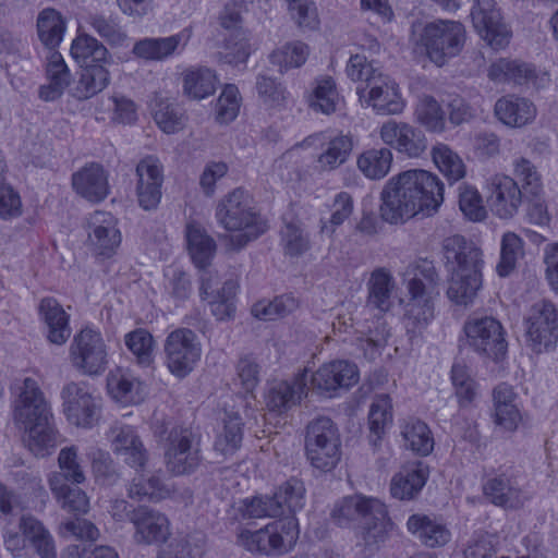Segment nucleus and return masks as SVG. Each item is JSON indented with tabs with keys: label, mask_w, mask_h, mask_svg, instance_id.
Returning a JSON list of instances; mask_svg holds the SVG:
<instances>
[{
	"label": "nucleus",
	"mask_w": 558,
	"mask_h": 558,
	"mask_svg": "<svg viewBox=\"0 0 558 558\" xmlns=\"http://www.w3.org/2000/svg\"><path fill=\"white\" fill-rule=\"evenodd\" d=\"M444 192V183L435 173L423 169L403 171L386 182L380 193V217L397 225L418 214L432 216L441 206Z\"/></svg>",
	"instance_id": "obj_1"
},
{
	"label": "nucleus",
	"mask_w": 558,
	"mask_h": 558,
	"mask_svg": "<svg viewBox=\"0 0 558 558\" xmlns=\"http://www.w3.org/2000/svg\"><path fill=\"white\" fill-rule=\"evenodd\" d=\"M441 246L450 272L448 298L457 304L468 305L482 287L483 251L460 234L447 236Z\"/></svg>",
	"instance_id": "obj_2"
},
{
	"label": "nucleus",
	"mask_w": 558,
	"mask_h": 558,
	"mask_svg": "<svg viewBox=\"0 0 558 558\" xmlns=\"http://www.w3.org/2000/svg\"><path fill=\"white\" fill-rule=\"evenodd\" d=\"M330 515L341 527L359 523L360 537L366 547L385 543L393 529L387 507L374 497L357 494L344 497L335 505Z\"/></svg>",
	"instance_id": "obj_3"
},
{
	"label": "nucleus",
	"mask_w": 558,
	"mask_h": 558,
	"mask_svg": "<svg viewBox=\"0 0 558 558\" xmlns=\"http://www.w3.org/2000/svg\"><path fill=\"white\" fill-rule=\"evenodd\" d=\"M216 219L231 232L222 239L230 251H240L267 230L265 220L257 213L250 193L241 187L223 196L216 207Z\"/></svg>",
	"instance_id": "obj_4"
},
{
	"label": "nucleus",
	"mask_w": 558,
	"mask_h": 558,
	"mask_svg": "<svg viewBox=\"0 0 558 558\" xmlns=\"http://www.w3.org/2000/svg\"><path fill=\"white\" fill-rule=\"evenodd\" d=\"M298 538V520L287 515L256 531L241 530L238 544L251 553L282 555L292 549Z\"/></svg>",
	"instance_id": "obj_5"
},
{
	"label": "nucleus",
	"mask_w": 558,
	"mask_h": 558,
	"mask_svg": "<svg viewBox=\"0 0 558 558\" xmlns=\"http://www.w3.org/2000/svg\"><path fill=\"white\" fill-rule=\"evenodd\" d=\"M466 39L462 23L451 20L429 22L422 28L417 44L422 46L428 59L442 66L463 49Z\"/></svg>",
	"instance_id": "obj_6"
},
{
	"label": "nucleus",
	"mask_w": 558,
	"mask_h": 558,
	"mask_svg": "<svg viewBox=\"0 0 558 558\" xmlns=\"http://www.w3.org/2000/svg\"><path fill=\"white\" fill-rule=\"evenodd\" d=\"M305 453L311 465L322 472L333 470L341 458V438L336 424L326 416L308 423Z\"/></svg>",
	"instance_id": "obj_7"
},
{
	"label": "nucleus",
	"mask_w": 558,
	"mask_h": 558,
	"mask_svg": "<svg viewBox=\"0 0 558 558\" xmlns=\"http://www.w3.org/2000/svg\"><path fill=\"white\" fill-rule=\"evenodd\" d=\"M527 345L542 353L553 349L558 341V307L547 299L535 302L524 317Z\"/></svg>",
	"instance_id": "obj_8"
},
{
	"label": "nucleus",
	"mask_w": 558,
	"mask_h": 558,
	"mask_svg": "<svg viewBox=\"0 0 558 558\" xmlns=\"http://www.w3.org/2000/svg\"><path fill=\"white\" fill-rule=\"evenodd\" d=\"M166 464L173 475L194 473L203 461L201 437L190 428L175 427L169 434Z\"/></svg>",
	"instance_id": "obj_9"
},
{
	"label": "nucleus",
	"mask_w": 558,
	"mask_h": 558,
	"mask_svg": "<svg viewBox=\"0 0 558 558\" xmlns=\"http://www.w3.org/2000/svg\"><path fill=\"white\" fill-rule=\"evenodd\" d=\"M166 365L178 378H184L201 359L202 347L196 333L189 328L171 331L165 341Z\"/></svg>",
	"instance_id": "obj_10"
},
{
	"label": "nucleus",
	"mask_w": 558,
	"mask_h": 558,
	"mask_svg": "<svg viewBox=\"0 0 558 558\" xmlns=\"http://www.w3.org/2000/svg\"><path fill=\"white\" fill-rule=\"evenodd\" d=\"M468 344L477 353L495 361L507 352V341L501 324L492 316H471L464 324Z\"/></svg>",
	"instance_id": "obj_11"
},
{
	"label": "nucleus",
	"mask_w": 558,
	"mask_h": 558,
	"mask_svg": "<svg viewBox=\"0 0 558 558\" xmlns=\"http://www.w3.org/2000/svg\"><path fill=\"white\" fill-rule=\"evenodd\" d=\"M70 359L75 368L86 375H99L108 364V353L100 332L84 328L73 338Z\"/></svg>",
	"instance_id": "obj_12"
},
{
	"label": "nucleus",
	"mask_w": 558,
	"mask_h": 558,
	"mask_svg": "<svg viewBox=\"0 0 558 558\" xmlns=\"http://www.w3.org/2000/svg\"><path fill=\"white\" fill-rule=\"evenodd\" d=\"M63 412L68 421L83 428L97 424L100 409L86 383L71 381L61 390Z\"/></svg>",
	"instance_id": "obj_13"
},
{
	"label": "nucleus",
	"mask_w": 558,
	"mask_h": 558,
	"mask_svg": "<svg viewBox=\"0 0 558 558\" xmlns=\"http://www.w3.org/2000/svg\"><path fill=\"white\" fill-rule=\"evenodd\" d=\"M53 417L49 401L46 399L39 383L25 377L20 393L14 402L13 418L21 427L47 422Z\"/></svg>",
	"instance_id": "obj_14"
},
{
	"label": "nucleus",
	"mask_w": 558,
	"mask_h": 558,
	"mask_svg": "<svg viewBox=\"0 0 558 558\" xmlns=\"http://www.w3.org/2000/svg\"><path fill=\"white\" fill-rule=\"evenodd\" d=\"M471 17L474 28L493 49H502L509 44L511 33L495 0H474Z\"/></svg>",
	"instance_id": "obj_15"
},
{
	"label": "nucleus",
	"mask_w": 558,
	"mask_h": 558,
	"mask_svg": "<svg viewBox=\"0 0 558 558\" xmlns=\"http://www.w3.org/2000/svg\"><path fill=\"white\" fill-rule=\"evenodd\" d=\"M136 196L138 205L145 210L157 208L160 203L163 183V168L155 156H146L140 160L135 169Z\"/></svg>",
	"instance_id": "obj_16"
},
{
	"label": "nucleus",
	"mask_w": 558,
	"mask_h": 558,
	"mask_svg": "<svg viewBox=\"0 0 558 558\" xmlns=\"http://www.w3.org/2000/svg\"><path fill=\"white\" fill-rule=\"evenodd\" d=\"M359 380V372L348 361H332L322 365L311 376V389L319 396L331 397L338 389H348Z\"/></svg>",
	"instance_id": "obj_17"
},
{
	"label": "nucleus",
	"mask_w": 558,
	"mask_h": 558,
	"mask_svg": "<svg viewBox=\"0 0 558 558\" xmlns=\"http://www.w3.org/2000/svg\"><path fill=\"white\" fill-rule=\"evenodd\" d=\"M360 100H364L379 114H398L403 110L398 84L384 74L375 81H371V88H357Z\"/></svg>",
	"instance_id": "obj_18"
},
{
	"label": "nucleus",
	"mask_w": 558,
	"mask_h": 558,
	"mask_svg": "<svg viewBox=\"0 0 558 558\" xmlns=\"http://www.w3.org/2000/svg\"><path fill=\"white\" fill-rule=\"evenodd\" d=\"M112 450L135 470L143 471L148 461V452L135 429L125 424L116 423L108 433Z\"/></svg>",
	"instance_id": "obj_19"
},
{
	"label": "nucleus",
	"mask_w": 558,
	"mask_h": 558,
	"mask_svg": "<svg viewBox=\"0 0 558 558\" xmlns=\"http://www.w3.org/2000/svg\"><path fill=\"white\" fill-rule=\"evenodd\" d=\"M88 242L94 252L106 257L111 256L121 243L117 219L107 211H94L87 221Z\"/></svg>",
	"instance_id": "obj_20"
},
{
	"label": "nucleus",
	"mask_w": 558,
	"mask_h": 558,
	"mask_svg": "<svg viewBox=\"0 0 558 558\" xmlns=\"http://www.w3.org/2000/svg\"><path fill=\"white\" fill-rule=\"evenodd\" d=\"M306 141L319 142L320 154L317 156L316 163L323 172L333 171L344 165L354 146L353 137L343 133L336 135L319 133L310 136Z\"/></svg>",
	"instance_id": "obj_21"
},
{
	"label": "nucleus",
	"mask_w": 558,
	"mask_h": 558,
	"mask_svg": "<svg viewBox=\"0 0 558 558\" xmlns=\"http://www.w3.org/2000/svg\"><path fill=\"white\" fill-rule=\"evenodd\" d=\"M131 523L134 525V541L137 544H154L166 541L169 535L168 518L160 511L138 506L131 513Z\"/></svg>",
	"instance_id": "obj_22"
},
{
	"label": "nucleus",
	"mask_w": 558,
	"mask_h": 558,
	"mask_svg": "<svg viewBox=\"0 0 558 558\" xmlns=\"http://www.w3.org/2000/svg\"><path fill=\"white\" fill-rule=\"evenodd\" d=\"M521 203L522 192L512 178L497 174L490 179L488 204L496 216L501 219L512 218Z\"/></svg>",
	"instance_id": "obj_23"
},
{
	"label": "nucleus",
	"mask_w": 558,
	"mask_h": 558,
	"mask_svg": "<svg viewBox=\"0 0 558 558\" xmlns=\"http://www.w3.org/2000/svg\"><path fill=\"white\" fill-rule=\"evenodd\" d=\"M483 492L492 504L506 510L521 509L531 499V494L506 474L488 478Z\"/></svg>",
	"instance_id": "obj_24"
},
{
	"label": "nucleus",
	"mask_w": 558,
	"mask_h": 558,
	"mask_svg": "<svg viewBox=\"0 0 558 558\" xmlns=\"http://www.w3.org/2000/svg\"><path fill=\"white\" fill-rule=\"evenodd\" d=\"M410 299L403 316L404 327L411 338L421 335L434 318L433 294H425L417 283L409 287Z\"/></svg>",
	"instance_id": "obj_25"
},
{
	"label": "nucleus",
	"mask_w": 558,
	"mask_h": 558,
	"mask_svg": "<svg viewBox=\"0 0 558 558\" xmlns=\"http://www.w3.org/2000/svg\"><path fill=\"white\" fill-rule=\"evenodd\" d=\"M190 34L183 31L169 37L143 38L137 40L132 53L146 61H163L175 53H180L186 46Z\"/></svg>",
	"instance_id": "obj_26"
},
{
	"label": "nucleus",
	"mask_w": 558,
	"mask_h": 558,
	"mask_svg": "<svg viewBox=\"0 0 558 558\" xmlns=\"http://www.w3.org/2000/svg\"><path fill=\"white\" fill-rule=\"evenodd\" d=\"M72 186L89 202L98 203L109 193L108 177L101 165L90 162L72 174Z\"/></svg>",
	"instance_id": "obj_27"
},
{
	"label": "nucleus",
	"mask_w": 558,
	"mask_h": 558,
	"mask_svg": "<svg viewBox=\"0 0 558 558\" xmlns=\"http://www.w3.org/2000/svg\"><path fill=\"white\" fill-rule=\"evenodd\" d=\"M536 112V107L531 100L517 95L502 96L494 106L495 117L509 128L525 126L534 121Z\"/></svg>",
	"instance_id": "obj_28"
},
{
	"label": "nucleus",
	"mask_w": 558,
	"mask_h": 558,
	"mask_svg": "<svg viewBox=\"0 0 558 558\" xmlns=\"http://www.w3.org/2000/svg\"><path fill=\"white\" fill-rule=\"evenodd\" d=\"M428 475V466L421 461L402 468L391 480L390 493L392 497L399 500L416 498L425 486Z\"/></svg>",
	"instance_id": "obj_29"
},
{
	"label": "nucleus",
	"mask_w": 558,
	"mask_h": 558,
	"mask_svg": "<svg viewBox=\"0 0 558 558\" xmlns=\"http://www.w3.org/2000/svg\"><path fill=\"white\" fill-rule=\"evenodd\" d=\"M40 319L47 326L48 340L57 345L64 344L71 336L69 325L70 316L65 313L62 305L51 296L40 300L38 305Z\"/></svg>",
	"instance_id": "obj_30"
},
{
	"label": "nucleus",
	"mask_w": 558,
	"mask_h": 558,
	"mask_svg": "<svg viewBox=\"0 0 558 558\" xmlns=\"http://www.w3.org/2000/svg\"><path fill=\"white\" fill-rule=\"evenodd\" d=\"M306 371L293 381L275 383L266 395V405L270 411L283 412L296 405L307 393Z\"/></svg>",
	"instance_id": "obj_31"
},
{
	"label": "nucleus",
	"mask_w": 558,
	"mask_h": 558,
	"mask_svg": "<svg viewBox=\"0 0 558 558\" xmlns=\"http://www.w3.org/2000/svg\"><path fill=\"white\" fill-rule=\"evenodd\" d=\"M70 53L81 68L112 63L111 54L106 45L87 33H78L72 40Z\"/></svg>",
	"instance_id": "obj_32"
},
{
	"label": "nucleus",
	"mask_w": 558,
	"mask_h": 558,
	"mask_svg": "<svg viewBox=\"0 0 558 558\" xmlns=\"http://www.w3.org/2000/svg\"><path fill=\"white\" fill-rule=\"evenodd\" d=\"M408 530L426 547L444 546L450 541V531L442 523L425 514H412L408 519Z\"/></svg>",
	"instance_id": "obj_33"
},
{
	"label": "nucleus",
	"mask_w": 558,
	"mask_h": 558,
	"mask_svg": "<svg viewBox=\"0 0 558 558\" xmlns=\"http://www.w3.org/2000/svg\"><path fill=\"white\" fill-rule=\"evenodd\" d=\"M25 430L24 442L28 450L36 457L44 458L51 453L59 442V432L54 426V417L47 422H39L23 427Z\"/></svg>",
	"instance_id": "obj_34"
},
{
	"label": "nucleus",
	"mask_w": 558,
	"mask_h": 558,
	"mask_svg": "<svg viewBox=\"0 0 558 558\" xmlns=\"http://www.w3.org/2000/svg\"><path fill=\"white\" fill-rule=\"evenodd\" d=\"M185 238L192 260L197 267L205 268L216 253L215 240L196 221H191L186 225Z\"/></svg>",
	"instance_id": "obj_35"
},
{
	"label": "nucleus",
	"mask_w": 558,
	"mask_h": 558,
	"mask_svg": "<svg viewBox=\"0 0 558 558\" xmlns=\"http://www.w3.org/2000/svg\"><path fill=\"white\" fill-rule=\"evenodd\" d=\"M36 26L40 43L51 52L57 51L66 31L64 16L53 8H46L39 12Z\"/></svg>",
	"instance_id": "obj_36"
},
{
	"label": "nucleus",
	"mask_w": 558,
	"mask_h": 558,
	"mask_svg": "<svg viewBox=\"0 0 558 558\" xmlns=\"http://www.w3.org/2000/svg\"><path fill=\"white\" fill-rule=\"evenodd\" d=\"M47 75L49 84L39 88V97L45 101H52L61 97L72 78L63 57L58 51L50 52Z\"/></svg>",
	"instance_id": "obj_37"
},
{
	"label": "nucleus",
	"mask_w": 558,
	"mask_h": 558,
	"mask_svg": "<svg viewBox=\"0 0 558 558\" xmlns=\"http://www.w3.org/2000/svg\"><path fill=\"white\" fill-rule=\"evenodd\" d=\"M87 23L111 48L129 47L130 37L123 26H121L117 15L92 13L87 17Z\"/></svg>",
	"instance_id": "obj_38"
},
{
	"label": "nucleus",
	"mask_w": 558,
	"mask_h": 558,
	"mask_svg": "<svg viewBox=\"0 0 558 558\" xmlns=\"http://www.w3.org/2000/svg\"><path fill=\"white\" fill-rule=\"evenodd\" d=\"M58 466L59 471L49 474L48 484L54 486L62 483L80 485L86 481L85 472L78 461V448L76 446H68L60 450Z\"/></svg>",
	"instance_id": "obj_39"
},
{
	"label": "nucleus",
	"mask_w": 558,
	"mask_h": 558,
	"mask_svg": "<svg viewBox=\"0 0 558 558\" xmlns=\"http://www.w3.org/2000/svg\"><path fill=\"white\" fill-rule=\"evenodd\" d=\"M488 77L497 83L513 82L519 85L532 83L533 86H537L535 69L517 60L499 59L494 62L488 69Z\"/></svg>",
	"instance_id": "obj_40"
},
{
	"label": "nucleus",
	"mask_w": 558,
	"mask_h": 558,
	"mask_svg": "<svg viewBox=\"0 0 558 558\" xmlns=\"http://www.w3.org/2000/svg\"><path fill=\"white\" fill-rule=\"evenodd\" d=\"M395 287V279L388 269L379 267L373 270L367 281V305L383 313L389 311Z\"/></svg>",
	"instance_id": "obj_41"
},
{
	"label": "nucleus",
	"mask_w": 558,
	"mask_h": 558,
	"mask_svg": "<svg viewBox=\"0 0 558 558\" xmlns=\"http://www.w3.org/2000/svg\"><path fill=\"white\" fill-rule=\"evenodd\" d=\"M392 423V403L388 395H377L368 412L369 444L376 449L386 434L387 427Z\"/></svg>",
	"instance_id": "obj_42"
},
{
	"label": "nucleus",
	"mask_w": 558,
	"mask_h": 558,
	"mask_svg": "<svg viewBox=\"0 0 558 558\" xmlns=\"http://www.w3.org/2000/svg\"><path fill=\"white\" fill-rule=\"evenodd\" d=\"M112 63H99L82 68L81 77L74 87L73 96L80 100L89 99L110 84L108 66Z\"/></svg>",
	"instance_id": "obj_43"
},
{
	"label": "nucleus",
	"mask_w": 558,
	"mask_h": 558,
	"mask_svg": "<svg viewBox=\"0 0 558 558\" xmlns=\"http://www.w3.org/2000/svg\"><path fill=\"white\" fill-rule=\"evenodd\" d=\"M341 98L331 76L317 77L308 96V106L315 112L331 114L337 111Z\"/></svg>",
	"instance_id": "obj_44"
},
{
	"label": "nucleus",
	"mask_w": 558,
	"mask_h": 558,
	"mask_svg": "<svg viewBox=\"0 0 558 558\" xmlns=\"http://www.w3.org/2000/svg\"><path fill=\"white\" fill-rule=\"evenodd\" d=\"M216 81L208 68L189 69L183 74V93L190 99L202 100L215 93Z\"/></svg>",
	"instance_id": "obj_45"
},
{
	"label": "nucleus",
	"mask_w": 558,
	"mask_h": 558,
	"mask_svg": "<svg viewBox=\"0 0 558 558\" xmlns=\"http://www.w3.org/2000/svg\"><path fill=\"white\" fill-rule=\"evenodd\" d=\"M141 385L134 376L122 369L111 372L107 378L109 393L123 404L138 403L142 400Z\"/></svg>",
	"instance_id": "obj_46"
},
{
	"label": "nucleus",
	"mask_w": 558,
	"mask_h": 558,
	"mask_svg": "<svg viewBox=\"0 0 558 558\" xmlns=\"http://www.w3.org/2000/svg\"><path fill=\"white\" fill-rule=\"evenodd\" d=\"M392 153L389 148H371L363 151L356 160L357 169L371 180H380L390 171Z\"/></svg>",
	"instance_id": "obj_47"
},
{
	"label": "nucleus",
	"mask_w": 558,
	"mask_h": 558,
	"mask_svg": "<svg viewBox=\"0 0 558 558\" xmlns=\"http://www.w3.org/2000/svg\"><path fill=\"white\" fill-rule=\"evenodd\" d=\"M432 158L435 166L450 184L465 177V165L461 157L448 145L438 143L432 148Z\"/></svg>",
	"instance_id": "obj_48"
},
{
	"label": "nucleus",
	"mask_w": 558,
	"mask_h": 558,
	"mask_svg": "<svg viewBox=\"0 0 558 558\" xmlns=\"http://www.w3.org/2000/svg\"><path fill=\"white\" fill-rule=\"evenodd\" d=\"M20 527L24 538L29 539L40 558H56L52 537L40 521L32 515L21 518Z\"/></svg>",
	"instance_id": "obj_49"
},
{
	"label": "nucleus",
	"mask_w": 558,
	"mask_h": 558,
	"mask_svg": "<svg viewBox=\"0 0 558 558\" xmlns=\"http://www.w3.org/2000/svg\"><path fill=\"white\" fill-rule=\"evenodd\" d=\"M49 488L63 510L73 514H84L88 511V497L78 485L62 483L54 487L53 484H49Z\"/></svg>",
	"instance_id": "obj_50"
},
{
	"label": "nucleus",
	"mask_w": 558,
	"mask_h": 558,
	"mask_svg": "<svg viewBox=\"0 0 558 558\" xmlns=\"http://www.w3.org/2000/svg\"><path fill=\"white\" fill-rule=\"evenodd\" d=\"M404 446L412 451L427 456L434 448V439L428 426L420 420H410L402 426Z\"/></svg>",
	"instance_id": "obj_51"
},
{
	"label": "nucleus",
	"mask_w": 558,
	"mask_h": 558,
	"mask_svg": "<svg viewBox=\"0 0 558 558\" xmlns=\"http://www.w3.org/2000/svg\"><path fill=\"white\" fill-rule=\"evenodd\" d=\"M128 496L138 501H160L170 496V489L157 475L147 480L142 476L135 477L128 486Z\"/></svg>",
	"instance_id": "obj_52"
},
{
	"label": "nucleus",
	"mask_w": 558,
	"mask_h": 558,
	"mask_svg": "<svg viewBox=\"0 0 558 558\" xmlns=\"http://www.w3.org/2000/svg\"><path fill=\"white\" fill-rule=\"evenodd\" d=\"M276 504L279 507V515L286 512L294 513L304 506L305 487L298 478H290L278 487L274 494Z\"/></svg>",
	"instance_id": "obj_53"
},
{
	"label": "nucleus",
	"mask_w": 558,
	"mask_h": 558,
	"mask_svg": "<svg viewBox=\"0 0 558 558\" xmlns=\"http://www.w3.org/2000/svg\"><path fill=\"white\" fill-rule=\"evenodd\" d=\"M223 422V432L215 441V450L227 457L232 456L242 444L243 423L236 413H227Z\"/></svg>",
	"instance_id": "obj_54"
},
{
	"label": "nucleus",
	"mask_w": 558,
	"mask_h": 558,
	"mask_svg": "<svg viewBox=\"0 0 558 558\" xmlns=\"http://www.w3.org/2000/svg\"><path fill=\"white\" fill-rule=\"evenodd\" d=\"M298 307L296 300L288 294L271 301L262 300L252 306V314L262 320H275L292 313Z\"/></svg>",
	"instance_id": "obj_55"
},
{
	"label": "nucleus",
	"mask_w": 558,
	"mask_h": 558,
	"mask_svg": "<svg viewBox=\"0 0 558 558\" xmlns=\"http://www.w3.org/2000/svg\"><path fill=\"white\" fill-rule=\"evenodd\" d=\"M153 117L157 125L167 134L181 131L185 124L184 114L169 100H156L153 106Z\"/></svg>",
	"instance_id": "obj_56"
},
{
	"label": "nucleus",
	"mask_w": 558,
	"mask_h": 558,
	"mask_svg": "<svg viewBox=\"0 0 558 558\" xmlns=\"http://www.w3.org/2000/svg\"><path fill=\"white\" fill-rule=\"evenodd\" d=\"M521 256H523V240L514 232L505 233L500 243V260L496 266L497 274L500 277L510 275Z\"/></svg>",
	"instance_id": "obj_57"
},
{
	"label": "nucleus",
	"mask_w": 558,
	"mask_h": 558,
	"mask_svg": "<svg viewBox=\"0 0 558 558\" xmlns=\"http://www.w3.org/2000/svg\"><path fill=\"white\" fill-rule=\"evenodd\" d=\"M125 345L136 357L138 364L149 366L153 363L155 341L146 329L137 328L126 333Z\"/></svg>",
	"instance_id": "obj_58"
},
{
	"label": "nucleus",
	"mask_w": 558,
	"mask_h": 558,
	"mask_svg": "<svg viewBox=\"0 0 558 558\" xmlns=\"http://www.w3.org/2000/svg\"><path fill=\"white\" fill-rule=\"evenodd\" d=\"M459 208L469 220L474 222L483 221L487 216L481 194L468 184L459 186Z\"/></svg>",
	"instance_id": "obj_59"
},
{
	"label": "nucleus",
	"mask_w": 558,
	"mask_h": 558,
	"mask_svg": "<svg viewBox=\"0 0 558 558\" xmlns=\"http://www.w3.org/2000/svg\"><path fill=\"white\" fill-rule=\"evenodd\" d=\"M451 383L460 405L470 404L476 396V384L471 377L468 367L462 363H454L451 367Z\"/></svg>",
	"instance_id": "obj_60"
},
{
	"label": "nucleus",
	"mask_w": 558,
	"mask_h": 558,
	"mask_svg": "<svg viewBox=\"0 0 558 558\" xmlns=\"http://www.w3.org/2000/svg\"><path fill=\"white\" fill-rule=\"evenodd\" d=\"M347 74L354 82H361L364 85L357 88H371V81L381 77L384 73L368 62L365 56L354 54L351 56L347 64Z\"/></svg>",
	"instance_id": "obj_61"
},
{
	"label": "nucleus",
	"mask_w": 558,
	"mask_h": 558,
	"mask_svg": "<svg viewBox=\"0 0 558 558\" xmlns=\"http://www.w3.org/2000/svg\"><path fill=\"white\" fill-rule=\"evenodd\" d=\"M240 102L241 97L238 87L233 84L226 85L216 105L217 121L220 123L233 121L238 117Z\"/></svg>",
	"instance_id": "obj_62"
},
{
	"label": "nucleus",
	"mask_w": 558,
	"mask_h": 558,
	"mask_svg": "<svg viewBox=\"0 0 558 558\" xmlns=\"http://www.w3.org/2000/svg\"><path fill=\"white\" fill-rule=\"evenodd\" d=\"M92 470L96 482L101 485L112 486L120 480L117 464L108 452L98 450L94 453Z\"/></svg>",
	"instance_id": "obj_63"
},
{
	"label": "nucleus",
	"mask_w": 558,
	"mask_h": 558,
	"mask_svg": "<svg viewBox=\"0 0 558 558\" xmlns=\"http://www.w3.org/2000/svg\"><path fill=\"white\" fill-rule=\"evenodd\" d=\"M289 12L299 27L316 29L319 25L317 8L313 0H286Z\"/></svg>",
	"instance_id": "obj_64"
}]
</instances>
